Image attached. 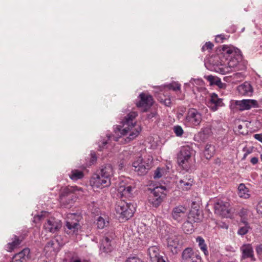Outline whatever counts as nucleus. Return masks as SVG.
<instances>
[{"label":"nucleus","mask_w":262,"mask_h":262,"mask_svg":"<svg viewBox=\"0 0 262 262\" xmlns=\"http://www.w3.org/2000/svg\"><path fill=\"white\" fill-rule=\"evenodd\" d=\"M221 53L216 56L217 61L214 69L222 74H226L233 69L244 70L246 68V62L243 60L241 52L239 49L233 46H223Z\"/></svg>","instance_id":"f257e3e1"},{"label":"nucleus","mask_w":262,"mask_h":262,"mask_svg":"<svg viewBox=\"0 0 262 262\" xmlns=\"http://www.w3.org/2000/svg\"><path fill=\"white\" fill-rule=\"evenodd\" d=\"M137 116L136 112L129 113L122 121V126L116 127L122 136H127L124 138L126 143L137 137L141 130V127L134 121Z\"/></svg>","instance_id":"f03ea898"},{"label":"nucleus","mask_w":262,"mask_h":262,"mask_svg":"<svg viewBox=\"0 0 262 262\" xmlns=\"http://www.w3.org/2000/svg\"><path fill=\"white\" fill-rule=\"evenodd\" d=\"M114 174V170L111 164H107L101 166L100 170L94 175L91 182L97 188H103L111 184V180Z\"/></svg>","instance_id":"7ed1b4c3"},{"label":"nucleus","mask_w":262,"mask_h":262,"mask_svg":"<svg viewBox=\"0 0 262 262\" xmlns=\"http://www.w3.org/2000/svg\"><path fill=\"white\" fill-rule=\"evenodd\" d=\"M115 210L119 218L127 220L133 215L135 208L133 204L121 200L116 204Z\"/></svg>","instance_id":"20e7f679"},{"label":"nucleus","mask_w":262,"mask_h":262,"mask_svg":"<svg viewBox=\"0 0 262 262\" xmlns=\"http://www.w3.org/2000/svg\"><path fill=\"white\" fill-rule=\"evenodd\" d=\"M165 186H157L151 191L149 196V203L155 207H158L166 195Z\"/></svg>","instance_id":"39448f33"},{"label":"nucleus","mask_w":262,"mask_h":262,"mask_svg":"<svg viewBox=\"0 0 262 262\" xmlns=\"http://www.w3.org/2000/svg\"><path fill=\"white\" fill-rule=\"evenodd\" d=\"M202 121V115L195 108H191L188 110L186 116L183 120L184 124L189 127L199 126Z\"/></svg>","instance_id":"423d86ee"},{"label":"nucleus","mask_w":262,"mask_h":262,"mask_svg":"<svg viewBox=\"0 0 262 262\" xmlns=\"http://www.w3.org/2000/svg\"><path fill=\"white\" fill-rule=\"evenodd\" d=\"M193 153V150L190 146H182L178 157L179 165L183 168H187L189 166L190 158Z\"/></svg>","instance_id":"0eeeda50"},{"label":"nucleus","mask_w":262,"mask_h":262,"mask_svg":"<svg viewBox=\"0 0 262 262\" xmlns=\"http://www.w3.org/2000/svg\"><path fill=\"white\" fill-rule=\"evenodd\" d=\"M133 167L138 175H144L151 168V161L149 159L145 160L139 157L133 163Z\"/></svg>","instance_id":"6e6552de"},{"label":"nucleus","mask_w":262,"mask_h":262,"mask_svg":"<svg viewBox=\"0 0 262 262\" xmlns=\"http://www.w3.org/2000/svg\"><path fill=\"white\" fill-rule=\"evenodd\" d=\"M180 235L174 233H170L166 238L167 248L173 254H176L180 251Z\"/></svg>","instance_id":"1a4fd4ad"},{"label":"nucleus","mask_w":262,"mask_h":262,"mask_svg":"<svg viewBox=\"0 0 262 262\" xmlns=\"http://www.w3.org/2000/svg\"><path fill=\"white\" fill-rule=\"evenodd\" d=\"M188 208L184 205H179L174 207L171 211L172 219L178 222L184 221L188 215Z\"/></svg>","instance_id":"9d476101"},{"label":"nucleus","mask_w":262,"mask_h":262,"mask_svg":"<svg viewBox=\"0 0 262 262\" xmlns=\"http://www.w3.org/2000/svg\"><path fill=\"white\" fill-rule=\"evenodd\" d=\"M229 203L223 201H217L214 204V212L216 214L223 217L230 216V210Z\"/></svg>","instance_id":"9b49d317"},{"label":"nucleus","mask_w":262,"mask_h":262,"mask_svg":"<svg viewBox=\"0 0 262 262\" xmlns=\"http://www.w3.org/2000/svg\"><path fill=\"white\" fill-rule=\"evenodd\" d=\"M235 104L237 108L241 111L258 107L257 101L254 99L237 100L235 101Z\"/></svg>","instance_id":"f8f14e48"},{"label":"nucleus","mask_w":262,"mask_h":262,"mask_svg":"<svg viewBox=\"0 0 262 262\" xmlns=\"http://www.w3.org/2000/svg\"><path fill=\"white\" fill-rule=\"evenodd\" d=\"M128 179L123 178L120 180L118 186V191L122 196H130L132 192L134 189L128 183Z\"/></svg>","instance_id":"ddd939ff"},{"label":"nucleus","mask_w":262,"mask_h":262,"mask_svg":"<svg viewBox=\"0 0 262 262\" xmlns=\"http://www.w3.org/2000/svg\"><path fill=\"white\" fill-rule=\"evenodd\" d=\"M182 260L183 262H201V256L194 254L191 248H186L182 253Z\"/></svg>","instance_id":"4468645a"},{"label":"nucleus","mask_w":262,"mask_h":262,"mask_svg":"<svg viewBox=\"0 0 262 262\" xmlns=\"http://www.w3.org/2000/svg\"><path fill=\"white\" fill-rule=\"evenodd\" d=\"M76 198L75 194L72 192V188H65L60 195V202L64 204H72Z\"/></svg>","instance_id":"2eb2a0df"},{"label":"nucleus","mask_w":262,"mask_h":262,"mask_svg":"<svg viewBox=\"0 0 262 262\" xmlns=\"http://www.w3.org/2000/svg\"><path fill=\"white\" fill-rule=\"evenodd\" d=\"M139 97L140 100L136 103L138 107H143L144 111H146L148 108L152 105L153 99L150 95L147 93H141L139 95Z\"/></svg>","instance_id":"dca6fc26"},{"label":"nucleus","mask_w":262,"mask_h":262,"mask_svg":"<svg viewBox=\"0 0 262 262\" xmlns=\"http://www.w3.org/2000/svg\"><path fill=\"white\" fill-rule=\"evenodd\" d=\"M61 226L60 220L53 217L48 220L47 222L44 225V228L47 231L55 233L60 229Z\"/></svg>","instance_id":"f3484780"},{"label":"nucleus","mask_w":262,"mask_h":262,"mask_svg":"<svg viewBox=\"0 0 262 262\" xmlns=\"http://www.w3.org/2000/svg\"><path fill=\"white\" fill-rule=\"evenodd\" d=\"M223 105L222 99L219 98L217 94L213 93L210 95L207 105L212 111H216L219 107L222 106Z\"/></svg>","instance_id":"a211bd4d"},{"label":"nucleus","mask_w":262,"mask_h":262,"mask_svg":"<svg viewBox=\"0 0 262 262\" xmlns=\"http://www.w3.org/2000/svg\"><path fill=\"white\" fill-rule=\"evenodd\" d=\"M113 236L107 235L102 239L100 246V251L101 252L108 253L112 251L113 249Z\"/></svg>","instance_id":"6ab92c4d"},{"label":"nucleus","mask_w":262,"mask_h":262,"mask_svg":"<svg viewBox=\"0 0 262 262\" xmlns=\"http://www.w3.org/2000/svg\"><path fill=\"white\" fill-rule=\"evenodd\" d=\"M239 94L244 96H251L253 93V89L250 83L245 82L237 87Z\"/></svg>","instance_id":"aec40b11"},{"label":"nucleus","mask_w":262,"mask_h":262,"mask_svg":"<svg viewBox=\"0 0 262 262\" xmlns=\"http://www.w3.org/2000/svg\"><path fill=\"white\" fill-rule=\"evenodd\" d=\"M80 226L77 221H70L68 220L66 222L65 231L68 234L75 233Z\"/></svg>","instance_id":"412c9836"},{"label":"nucleus","mask_w":262,"mask_h":262,"mask_svg":"<svg viewBox=\"0 0 262 262\" xmlns=\"http://www.w3.org/2000/svg\"><path fill=\"white\" fill-rule=\"evenodd\" d=\"M29 253V249L25 248L21 252L16 254L11 262H24L28 258Z\"/></svg>","instance_id":"4be33fe9"},{"label":"nucleus","mask_w":262,"mask_h":262,"mask_svg":"<svg viewBox=\"0 0 262 262\" xmlns=\"http://www.w3.org/2000/svg\"><path fill=\"white\" fill-rule=\"evenodd\" d=\"M242 252V258H252L253 257V250L250 244H244L241 248Z\"/></svg>","instance_id":"5701e85b"},{"label":"nucleus","mask_w":262,"mask_h":262,"mask_svg":"<svg viewBox=\"0 0 262 262\" xmlns=\"http://www.w3.org/2000/svg\"><path fill=\"white\" fill-rule=\"evenodd\" d=\"M205 78L210 82L211 85H216L221 88H222L224 85V83L221 81V79L217 77L208 75L205 76Z\"/></svg>","instance_id":"b1692460"},{"label":"nucleus","mask_w":262,"mask_h":262,"mask_svg":"<svg viewBox=\"0 0 262 262\" xmlns=\"http://www.w3.org/2000/svg\"><path fill=\"white\" fill-rule=\"evenodd\" d=\"M238 190V195L240 198L247 199L250 196V194L248 193V189L246 187L244 184H240L239 185Z\"/></svg>","instance_id":"393cba45"},{"label":"nucleus","mask_w":262,"mask_h":262,"mask_svg":"<svg viewBox=\"0 0 262 262\" xmlns=\"http://www.w3.org/2000/svg\"><path fill=\"white\" fill-rule=\"evenodd\" d=\"M69 176L71 180L75 181L81 179L83 177L84 174L83 172L80 170L74 169L71 171Z\"/></svg>","instance_id":"a878e982"},{"label":"nucleus","mask_w":262,"mask_h":262,"mask_svg":"<svg viewBox=\"0 0 262 262\" xmlns=\"http://www.w3.org/2000/svg\"><path fill=\"white\" fill-rule=\"evenodd\" d=\"M148 252L151 261L160 256L159 249L156 246L150 247L148 249Z\"/></svg>","instance_id":"bb28decb"},{"label":"nucleus","mask_w":262,"mask_h":262,"mask_svg":"<svg viewBox=\"0 0 262 262\" xmlns=\"http://www.w3.org/2000/svg\"><path fill=\"white\" fill-rule=\"evenodd\" d=\"M196 242L198 243L200 249L204 252L205 255H207L208 251L207 245L205 244V240L201 236H198L196 238Z\"/></svg>","instance_id":"cd10ccee"},{"label":"nucleus","mask_w":262,"mask_h":262,"mask_svg":"<svg viewBox=\"0 0 262 262\" xmlns=\"http://www.w3.org/2000/svg\"><path fill=\"white\" fill-rule=\"evenodd\" d=\"M215 151L214 146L210 144H207L205 148L204 155L206 159H210Z\"/></svg>","instance_id":"c85d7f7f"},{"label":"nucleus","mask_w":262,"mask_h":262,"mask_svg":"<svg viewBox=\"0 0 262 262\" xmlns=\"http://www.w3.org/2000/svg\"><path fill=\"white\" fill-rule=\"evenodd\" d=\"M57 245H58V244L57 243V241H56V242H54L53 241H50L46 245V246L45 247V250L47 251H50V252H52V251H53L55 253H56L58 250V249H57V247H56V246H57Z\"/></svg>","instance_id":"c756f323"},{"label":"nucleus","mask_w":262,"mask_h":262,"mask_svg":"<svg viewBox=\"0 0 262 262\" xmlns=\"http://www.w3.org/2000/svg\"><path fill=\"white\" fill-rule=\"evenodd\" d=\"M21 242V240H20L17 236H15L14 240L11 243L8 244V250L11 251L15 248L19 246Z\"/></svg>","instance_id":"7c9ffc66"},{"label":"nucleus","mask_w":262,"mask_h":262,"mask_svg":"<svg viewBox=\"0 0 262 262\" xmlns=\"http://www.w3.org/2000/svg\"><path fill=\"white\" fill-rule=\"evenodd\" d=\"M250 229L249 224L244 225H239V228L237 231V234L240 235H244L248 232Z\"/></svg>","instance_id":"2f4dec72"},{"label":"nucleus","mask_w":262,"mask_h":262,"mask_svg":"<svg viewBox=\"0 0 262 262\" xmlns=\"http://www.w3.org/2000/svg\"><path fill=\"white\" fill-rule=\"evenodd\" d=\"M179 186L183 190H188L190 188L191 184L190 182L184 181L183 180H181L179 181Z\"/></svg>","instance_id":"473e14b6"},{"label":"nucleus","mask_w":262,"mask_h":262,"mask_svg":"<svg viewBox=\"0 0 262 262\" xmlns=\"http://www.w3.org/2000/svg\"><path fill=\"white\" fill-rule=\"evenodd\" d=\"M107 224L108 222L101 216H99L97 220V227L99 229H103Z\"/></svg>","instance_id":"72a5a7b5"},{"label":"nucleus","mask_w":262,"mask_h":262,"mask_svg":"<svg viewBox=\"0 0 262 262\" xmlns=\"http://www.w3.org/2000/svg\"><path fill=\"white\" fill-rule=\"evenodd\" d=\"M183 230L186 233H191L193 231L192 226L189 222H185L183 225Z\"/></svg>","instance_id":"f704fd0d"},{"label":"nucleus","mask_w":262,"mask_h":262,"mask_svg":"<svg viewBox=\"0 0 262 262\" xmlns=\"http://www.w3.org/2000/svg\"><path fill=\"white\" fill-rule=\"evenodd\" d=\"M173 129L177 136L181 137L184 133L182 127L180 125L174 126Z\"/></svg>","instance_id":"c9c22d12"},{"label":"nucleus","mask_w":262,"mask_h":262,"mask_svg":"<svg viewBox=\"0 0 262 262\" xmlns=\"http://www.w3.org/2000/svg\"><path fill=\"white\" fill-rule=\"evenodd\" d=\"M164 172V169L159 167H158L155 171L154 174V178L155 179H159L162 177Z\"/></svg>","instance_id":"e433bc0d"},{"label":"nucleus","mask_w":262,"mask_h":262,"mask_svg":"<svg viewBox=\"0 0 262 262\" xmlns=\"http://www.w3.org/2000/svg\"><path fill=\"white\" fill-rule=\"evenodd\" d=\"M168 88L169 89H172L173 91H176L180 90L181 84L178 82H173V83H170L169 84H168Z\"/></svg>","instance_id":"4c0bfd02"},{"label":"nucleus","mask_w":262,"mask_h":262,"mask_svg":"<svg viewBox=\"0 0 262 262\" xmlns=\"http://www.w3.org/2000/svg\"><path fill=\"white\" fill-rule=\"evenodd\" d=\"M213 46V45L210 42H207L202 48V51H205L206 50H211Z\"/></svg>","instance_id":"58836bf2"},{"label":"nucleus","mask_w":262,"mask_h":262,"mask_svg":"<svg viewBox=\"0 0 262 262\" xmlns=\"http://www.w3.org/2000/svg\"><path fill=\"white\" fill-rule=\"evenodd\" d=\"M91 158L89 165H91L95 163L97 161V157L95 152H91Z\"/></svg>","instance_id":"ea45409f"},{"label":"nucleus","mask_w":262,"mask_h":262,"mask_svg":"<svg viewBox=\"0 0 262 262\" xmlns=\"http://www.w3.org/2000/svg\"><path fill=\"white\" fill-rule=\"evenodd\" d=\"M225 39L226 38L224 37V35L220 34L216 36L215 40L217 42H223V40Z\"/></svg>","instance_id":"a19ab883"},{"label":"nucleus","mask_w":262,"mask_h":262,"mask_svg":"<svg viewBox=\"0 0 262 262\" xmlns=\"http://www.w3.org/2000/svg\"><path fill=\"white\" fill-rule=\"evenodd\" d=\"M125 262H143V261L137 257H133L128 258L126 260V261Z\"/></svg>","instance_id":"79ce46f5"},{"label":"nucleus","mask_w":262,"mask_h":262,"mask_svg":"<svg viewBox=\"0 0 262 262\" xmlns=\"http://www.w3.org/2000/svg\"><path fill=\"white\" fill-rule=\"evenodd\" d=\"M202 82H203V81L199 79H191L190 80V83H191V84L192 85H194L195 83L196 84L200 85Z\"/></svg>","instance_id":"37998d69"},{"label":"nucleus","mask_w":262,"mask_h":262,"mask_svg":"<svg viewBox=\"0 0 262 262\" xmlns=\"http://www.w3.org/2000/svg\"><path fill=\"white\" fill-rule=\"evenodd\" d=\"M234 76L235 78L239 79L240 80L244 78V75L242 73H236L234 74Z\"/></svg>","instance_id":"c03bdc74"},{"label":"nucleus","mask_w":262,"mask_h":262,"mask_svg":"<svg viewBox=\"0 0 262 262\" xmlns=\"http://www.w3.org/2000/svg\"><path fill=\"white\" fill-rule=\"evenodd\" d=\"M256 209L258 212L262 213V200L258 202Z\"/></svg>","instance_id":"a18cd8bd"},{"label":"nucleus","mask_w":262,"mask_h":262,"mask_svg":"<svg viewBox=\"0 0 262 262\" xmlns=\"http://www.w3.org/2000/svg\"><path fill=\"white\" fill-rule=\"evenodd\" d=\"M247 210L244 208H242L240 210V211L239 212V214L241 217H243L244 216H245L247 215Z\"/></svg>","instance_id":"49530a36"},{"label":"nucleus","mask_w":262,"mask_h":262,"mask_svg":"<svg viewBox=\"0 0 262 262\" xmlns=\"http://www.w3.org/2000/svg\"><path fill=\"white\" fill-rule=\"evenodd\" d=\"M46 214V212H41L40 214H38L35 216V220L38 221L41 220L42 219L43 216L45 215Z\"/></svg>","instance_id":"de8ad7c7"},{"label":"nucleus","mask_w":262,"mask_h":262,"mask_svg":"<svg viewBox=\"0 0 262 262\" xmlns=\"http://www.w3.org/2000/svg\"><path fill=\"white\" fill-rule=\"evenodd\" d=\"M246 224H249V223H248L245 216L241 217L239 225H246Z\"/></svg>","instance_id":"09e8293b"},{"label":"nucleus","mask_w":262,"mask_h":262,"mask_svg":"<svg viewBox=\"0 0 262 262\" xmlns=\"http://www.w3.org/2000/svg\"><path fill=\"white\" fill-rule=\"evenodd\" d=\"M254 137L255 139L262 142V134H255V135H254Z\"/></svg>","instance_id":"8fccbe9b"},{"label":"nucleus","mask_w":262,"mask_h":262,"mask_svg":"<svg viewBox=\"0 0 262 262\" xmlns=\"http://www.w3.org/2000/svg\"><path fill=\"white\" fill-rule=\"evenodd\" d=\"M256 251L258 254L262 253V244L259 245L256 247Z\"/></svg>","instance_id":"3c124183"},{"label":"nucleus","mask_w":262,"mask_h":262,"mask_svg":"<svg viewBox=\"0 0 262 262\" xmlns=\"http://www.w3.org/2000/svg\"><path fill=\"white\" fill-rule=\"evenodd\" d=\"M152 262H165V260L163 256L160 255Z\"/></svg>","instance_id":"603ef678"},{"label":"nucleus","mask_w":262,"mask_h":262,"mask_svg":"<svg viewBox=\"0 0 262 262\" xmlns=\"http://www.w3.org/2000/svg\"><path fill=\"white\" fill-rule=\"evenodd\" d=\"M243 128V125H241V124H239L238 126H237V129H238V132L242 134V135H245L247 134V132H244V131H242V129Z\"/></svg>","instance_id":"864d4df0"},{"label":"nucleus","mask_w":262,"mask_h":262,"mask_svg":"<svg viewBox=\"0 0 262 262\" xmlns=\"http://www.w3.org/2000/svg\"><path fill=\"white\" fill-rule=\"evenodd\" d=\"M250 162L253 164H256L258 162V159L256 157H253L251 158Z\"/></svg>","instance_id":"5fc2aeb1"},{"label":"nucleus","mask_w":262,"mask_h":262,"mask_svg":"<svg viewBox=\"0 0 262 262\" xmlns=\"http://www.w3.org/2000/svg\"><path fill=\"white\" fill-rule=\"evenodd\" d=\"M250 153H251V151H250V150H249V149H247V150H246V151L245 154H244V155L243 159H245V158L246 157V156H247L248 154H250Z\"/></svg>","instance_id":"6e6d98bb"},{"label":"nucleus","mask_w":262,"mask_h":262,"mask_svg":"<svg viewBox=\"0 0 262 262\" xmlns=\"http://www.w3.org/2000/svg\"><path fill=\"white\" fill-rule=\"evenodd\" d=\"M107 143L106 141H103L102 142V146H99L100 149L101 150L102 148Z\"/></svg>","instance_id":"4d7b16f0"},{"label":"nucleus","mask_w":262,"mask_h":262,"mask_svg":"<svg viewBox=\"0 0 262 262\" xmlns=\"http://www.w3.org/2000/svg\"><path fill=\"white\" fill-rule=\"evenodd\" d=\"M156 115V113H151L150 114L148 115V118H152L154 117H155Z\"/></svg>","instance_id":"13d9d810"},{"label":"nucleus","mask_w":262,"mask_h":262,"mask_svg":"<svg viewBox=\"0 0 262 262\" xmlns=\"http://www.w3.org/2000/svg\"><path fill=\"white\" fill-rule=\"evenodd\" d=\"M190 84H191V83H190V82L189 83H186L184 84V87L186 88L187 86H190Z\"/></svg>","instance_id":"bf43d9fd"},{"label":"nucleus","mask_w":262,"mask_h":262,"mask_svg":"<svg viewBox=\"0 0 262 262\" xmlns=\"http://www.w3.org/2000/svg\"><path fill=\"white\" fill-rule=\"evenodd\" d=\"M73 262H82L80 259H76L73 261Z\"/></svg>","instance_id":"052dcab7"},{"label":"nucleus","mask_w":262,"mask_h":262,"mask_svg":"<svg viewBox=\"0 0 262 262\" xmlns=\"http://www.w3.org/2000/svg\"><path fill=\"white\" fill-rule=\"evenodd\" d=\"M119 167H120V169H121L123 167V163H120V164L119 165Z\"/></svg>","instance_id":"680f3d73"},{"label":"nucleus","mask_w":262,"mask_h":262,"mask_svg":"<svg viewBox=\"0 0 262 262\" xmlns=\"http://www.w3.org/2000/svg\"><path fill=\"white\" fill-rule=\"evenodd\" d=\"M73 216V214H70V216L68 217V219H69L70 217H72Z\"/></svg>","instance_id":"e2e57ef3"},{"label":"nucleus","mask_w":262,"mask_h":262,"mask_svg":"<svg viewBox=\"0 0 262 262\" xmlns=\"http://www.w3.org/2000/svg\"><path fill=\"white\" fill-rule=\"evenodd\" d=\"M260 158H261V161H262V153H261V155H260Z\"/></svg>","instance_id":"0e129e2a"},{"label":"nucleus","mask_w":262,"mask_h":262,"mask_svg":"<svg viewBox=\"0 0 262 262\" xmlns=\"http://www.w3.org/2000/svg\"><path fill=\"white\" fill-rule=\"evenodd\" d=\"M111 138V137L110 136H108V139H110Z\"/></svg>","instance_id":"69168bd1"}]
</instances>
